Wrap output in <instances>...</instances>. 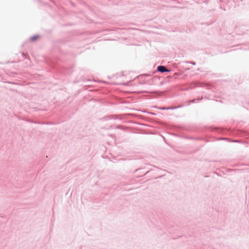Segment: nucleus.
I'll return each mask as SVG.
<instances>
[{"instance_id":"obj_1","label":"nucleus","mask_w":249,"mask_h":249,"mask_svg":"<svg viewBox=\"0 0 249 249\" xmlns=\"http://www.w3.org/2000/svg\"><path fill=\"white\" fill-rule=\"evenodd\" d=\"M158 71L161 72H164L166 71H169L164 66H160L158 67L157 69Z\"/></svg>"},{"instance_id":"obj_2","label":"nucleus","mask_w":249,"mask_h":249,"mask_svg":"<svg viewBox=\"0 0 249 249\" xmlns=\"http://www.w3.org/2000/svg\"><path fill=\"white\" fill-rule=\"evenodd\" d=\"M38 38V36H34L31 38V40L32 41H34L35 40L37 39Z\"/></svg>"}]
</instances>
